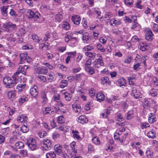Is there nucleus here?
Masks as SVG:
<instances>
[{
    "instance_id": "obj_1",
    "label": "nucleus",
    "mask_w": 158,
    "mask_h": 158,
    "mask_svg": "<svg viewBox=\"0 0 158 158\" xmlns=\"http://www.w3.org/2000/svg\"><path fill=\"white\" fill-rule=\"evenodd\" d=\"M4 86L7 88H10L13 87L15 84V82L13 81L10 77H5L3 81Z\"/></svg>"
},
{
    "instance_id": "obj_2",
    "label": "nucleus",
    "mask_w": 158,
    "mask_h": 158,
    "mask_svg": "<svg viewBox=\"0 0 158 158\" xmlns=\"http://www.w3.org/2000/svg\"><path fill=\"white\" fill-rule=\"evenodd\" d=\"M42 150L43 151H47L50 150L52 146L51 141L48 139H44L41 144Z\"/></svg>"
},
{
    "instance_id": "obj_3",
    "label": "nucleus",
    "mask_w": 158,
    "mask_h": 158,
    "mask_svg": "<svg viewBox=\"0 0 158 158\" xmlns=\"http://www.w3.org/2000/svg\"><path fill=\"white\" fill-rule=\"evenodd\" d=\"M16 84L17 83H24L26 81V78L24 76H22L21 74H16L15 73L12 77Z\"/></svg>"
},
{
    "instance_id": "obj_4",
    "label": "nucleus",
    "mask_w": 158,
    "mask_h": 158,
    "mask_svg": "<svg viewBox=\"0 0 158 158\" xmlns=\"http://www.w3.org/2000/svg\"><path fill=\"white\" fill-rule=\"evenodd\" d=\"M3 27L8 31H11L15 30L17 28V26L15 24H14L10 22L4 24Z\"/></svg>"
},
{
    "instance_id": "obj_5",
    "label": "nucleus",
    "mask_w": 158,
    "mask_h": 158,
    "mask_svg": "<svg viewBox=\"0 0 158 158\" xmlns=\"http://www.w3.org/2000/svg\"><path fill=\"white\" fill-rule=\"evenodd\" d=\"M27 144L31 150H34L36 149V141L35 139L33 138H30L29 140H28Z\"/></svg>"
},
{
    "instance_id": "obj_6",
    "label": "nucleus",
    "mask_w": 158,
    "mask_h": 158,
    "mask_svg": "<svg viewBox=\"0 0 158 158\" xmlns=\"http://www.w3.org/2000/svg\"><path fill=\"white\" fill-rule=\"evenodd\" d=\"M112 32L115 34L120 35L121 38L124 41H126L128 39L127 37L125 35L126 33L124 31H120L118 29H113L112 30Z\"/></svg>"
},
{
    "instance_id": "obj_7",
    "label": "nucleus",
    "mask_w": 158,
    "mask_h": 158,
    "mask_svg": "<svg viewBox=\"0 0 158 158\" xmlns=\"http://www.w3.org/2000/svg\"><path fill=\"white\" fill-rule=\"evenodd\" d=\"M20 60L19 61V64H23L26 61L29 63L30 61L29 58H27V53L25 52L23 53H20L19 55Z\"/></svg>"
},
{
    "instance_id": "obj_8",
    "label": "nucleus",
    "mask_w": 158,
    "mask_h": 158,
    "mask_svg": "<svg viewBox=\"0 0 158 158\" xmlns=\"http://www.w3.org/2000/svg\"><path fill=\"white\" fill-rule=\"evenodd\" d=\"M93 64L94 67L97 68H101L104 65L103 60L100 58L96 59Z\"/></svg>"
},
{
    "instance_id": "obj_9",
    "label": "nucleus",
    "mask_w": 158,
    "mask_h": 158,
    "mask_svg": "<svg viewBox=\"0 0 158 158\" xmlns=\"http://www.w3.org/2000/svg\"><path fill=\"white\" fill-rule=\"evenodd\" d=\"M28 67L27 65H24L23 67L20 66L18 68L17 71L15 73V74L26 75V71Z\"/></svg>"
},
{
    "instance_id": "obj_10",
    "label": "nucleus",
    "mask_w": 158,
    "mask_h": 158,
    "mask_svg": "<svg viewBox=\"0 0 158 158\" xmlns=\"http://www.w3.org/2000/svg\"><path fill=\"white\" fill-rule=\"evenodd\" d=\"M42 113L44 115H46L47 114H49L50 115L51 114L54 113L53 110L52 108L50 106L43 107L42 109Z\"/></svg>"
},
{
    "instance_id": "obj_11",
    "label": "nucleus",
    "mask_w": 158,
    "mask_h": 158,
    "mask_svg": "<svg viewBox=\"0 0 158 158\" xmlns=\"http://www.w3.org/2000/svg\"><path fill=\"white\" fill-rule=\"evenodd\" d=\"M131 94L136 99H137L140 96L141 94L139 91L137 90L136 88L132 87L131 88Z\"/></svg>"
},
{
    "instance_id": "obj_12",
    "label": "nucleus",
    "mask_w": 158,
    "mask_h": 158,
    "mask_svg": "<svg viewBox=\"0 0 158 158\" xmlns=\"http://www.w3.org/2000/svg\"><path fill=\"white\" fill-rule=\"evenodd\" d=\"M109 23L112 26H117L121 24L120 20L115 19H112L109 21Z\"/></svg>"
},
{
    "instance_id": "obj_13",
    "label": "nucleus",
    "mask_w": 158,
    "mask_h": 158,
    "mask_svg": "<svg viewBox=\"0 0 158 158\" xmlns=\"http://www.w3.org/2000/svg\"><path fill=\"white\" fill-rule=\"evenodd\" d=\"M62 145L60 144L55 145L54 147L55 152L58 155L62 153Z\"/></svg>"
},
{
    "instance_id": "obj_14",
    "label": "nucleus",
    "mask_w": 158,
    "mask_h": 158,
    "mask_svg": "<svg viewBox=\"0 0 158 158\" xmlns=\"http://www.w3.org/2000/svg\"><path fill=\"white\" fill-rule=\"evenodd\" d=\"M30 92L31 95L34 97L37 96L39 93L38 89L36 86H34L31 88L30 90Z\"/></svg>"
},
{
    "instance_id": "obj_15",
    "label": "nucleus",
    "mask_w": 158,
    "mask_h": 158,
    "mask_svg": "<svg viewBox=\"0 0 158 158\" xmlns=\"http://www.w3.org/2000/svg\"><path fill=\"white\" fill-rule=\"evenodd\" d=\"M72 21L75 24L78 25L80 23L81 19L77 15H73L71 18Z\"/></svg>"
},
{
    "instance_id": "obj_16",
    "label": "nucleus",
    "mask_w": 158,
    "mask_h": 158,
    "mask_svg": "<svg viewBox=\"0 0 158 158\" xmlns=\"http://www.w3.org/2000/svg\"><path fill=\"white\" fill-rule=\"evenodd\" d=\"M148 116V120L150 123L152 124L156 121V118L154 113H149Z\"/></svg>"
},
{
    "instance_id": "obj_17",
    "label": "nucleus",
    "mask_w": 158,
    "mask_h": 158,
    "mask_svg": "<svg viewBox=\"0 0 158 158\" xmlns=\"http://www.w3.org/2000/svg\"><path fill=\"white\" fill-rule=\"evenodd\" d=\"M149 94L150 96L154 98L157 97L158 94V90L156 89L152 88L149 91Z\"/></svg>"
},
{
    "instance_id": "obj_18",
    "label": "nucleus",
    "mask_w": 158,
    "mask_h": 158,
    "mask_svg": "<svg viewBox=\"0 0 158 158\" xmlns=\"http://www.w3.org/2000/svg\"><path fill=\"white\" fill-rule=\"evenodd\" d=\"M27 15L28 16V17L30 18H34V19H38L39 18V16L37 15H36V13H35L34 11L32 10H28L27 12Z\"/></svg>"
},
{
    "instance_id": "obj_19",
    "label": "nucleus",
    "mask_w": 158,
    "mask_h": 158,
    "mask_svg": "<svg viewBox=\"0 0 158 158\" xmlns=\"http://www.w3.org/2000/svg\"><path fill=\"white\" fill-rule=\"evenodd\" d=\"M77 121L80 123L84 124L88 122V119L85 115H82L78 117Z\"/></svg>"
},
{
    "instance_id": "obj_20",
    "label": "nucleus",
    "mask_w": 158,
    "mask_h": 158,
    "mask_svg": "<svg viewBox=\"0 0 158 158\" xmlns=\"http://www.w3.org/2000/svg\"><path fill=\"white\" fill-rule=\"evenodd\" d=\"M82 39L84 43H89L90 40V37L89 33H84L82 35Z\"/></svg>"
},
{
    "instance_id": "obj_21",
    "label": "nucleus",
    "mask_w": 158,
    "mask_h": 158,
    "mask_svg": "<svg viewBox=\"0 0 158 158\" xmlns=\"http://www.w3.org/2000/svg\"><path fill=\"white\" fill-rule=\"evenodd\" d=\"M149 46V44H147L145 42H143L140 43L138 48L140 49H148Z\"/></svg>"
},
{
    "instance_id": "obj_22",
    "label": "nucleus",
    "mask_w": 158,
    "mask_h": 158,
    "mask_svg": "<svg viewBox=\"0 0 158 158\" xmlns=\"http://www.w3.org/2000/svg\"><path fill=\"white\" fill-rule=\"evenodd\" d=\"M153 33L150 30H148L147 31L146 34L145 35V38L146 40L149 41H151L153 39Z\"/></svg>"
},
{
    "instance_id": "obj_23",
    "label": "nucleus",
    "mask_w": 158,
    "mask_h": 158,
    "mask_svg": "<svg viewBox=\"0 0 158 158\" xmlns=\"http://www.w3.org/2000/svg\"><path fill=\"white\" fill-rule=\"evenodd\" d=\"M72 133L74 138L76 139L79 140H82V138L80 136L79 132L78 131L76 130H73L72 131Z\"/></svg>"
},
{
    "instance_id": "obj_24",
    "label": "nucleus",
    "mask_w": 158,
    "mask_h": 158,
    "mask_svg": "<svg viewBox=\"0 0 158 158\" xmlns=\"http://www.w3.org/2000/svg\"><path fill=\"white\" fill-rule=\"evenodd\" d=\"M126 80L123 78L121 77L117 81L118 84L120 86H125L126 85Z\"/></svg>"
},
{
    "instance_id": "obj_25",
    "label": "nucleus",
    "mask_w": 158,
    "mask_h": 158,
    "mask_svg": "<svg viewBox=\"0 0 158 158\" xmlns=\"http://www.w3.org/2000/svg\"><path fill=\"white\" fill-rule=\"evenodd\" d=\"M80 106L79 104H74L72 105V108L75 112L80 113L81 112Z\"/></svg>"
},
{
    "instance_id": "obj_26",
    "label": "nucleus",
    "mask_w": 158,
    "mask_h": 158,
    "mask_svg": "<svg viewBox=\"0 0 158 158\" xmlns=\"http://www.w3.org/2000/svg\"><path fill=\"white\" fill-rule=\"evenodd\" d=\"M63 94L64 95V98L65 100L67 101H70L71 99L72 95L71 94L67 92H65L64 90L61 91Z\"/></svg>"
},
{
    "instance_id": "obj_27",
    "label": "nucleus",
    "mask_w": 158,
    "mask_h": 158,
    "mask_svg": "<svg viewBox=\"0 0 158 158\" xmlns=\"http://www.w3.org/2000/svg\"><path fill=\"white\" fill-rule=\"evenodd\" d=\"M27 119V118L25 115L20 114L18 117L17 121L19 122L22 123L26 121Z\"/></svg>"
},
{
    "instance_id": "obj_28",
    "label": "nucleus",
    "mask_w": 158,
    "mask_h": 158,
    "mask_svg": "<svg viewBox=\"0 0 158 158\" xmlns=\"http://www.w3.org/2000/svg\"><path fill=\"white\" fill-rule=\"evenodd\" d=\"M16 93V90H11L8 92L7 94L8 98L11 99L15 97Z\"/></svg>"
},
{
    "instance_id": "obj_29",
    "label": "nucleus",
    "mask_w": 158,
    "mask_h": 158,
    "mask_svg": "<svg viewBox=\"0 0 158 158\" xmlns=\"http://www.w3.org/2000/svg\"><path fill=\"white\" fill-rule=\"evenodd\" d=\"M98 101L101 102L103 101L105 99V96L102 93H99L97 94L96 96Z\"/></svg>"
},
{
    "instance_id": "obj_30",
    "label": "nucleus",
    "mask_w": 158,
    "mask_h": 158,
    "mask_svg": "<svg viewBox=\"0 0 158 158\" xmlns=\"http://www.w3.org/2000/svg\"><path fill=\"white\" fill-rule=\"evenodd\" d=\"M55 20L56 21L60 22L62 20L63 15H62V13L60 12L58 13L55 16Z\"/></svg>"
},
{
    "instance_id": "obj_31",
    "label": "nucleus",
    "mask_w": 158,
    "mask_h": 158,
    "mask_svg": "<svg viewBox=\"0 0 158 158\" xmlns=\"http://www.w3.org/2000/svg\"><path fill=\"white\" fill-rule=\"evenodd\" d=\"M76 54L75 52H69L68 53L69 56L66 58L65 61L66 63L68 64L70 60V59L71 58H73Z\"/></svg>"
},
{
    "instance_id": "obj_32",
    "label": "nucleus",
    "mask_w": 158,
    "mask_h": 158,
    "mask_svg": "<svg viewBox=\"0 0 158 158\" xmlns=\"http://www.w3.org/2000/svg\"><path fill=\"white\" fill-rule=\"evenodd\" d=\"M70 148L72 152L75 154L77 153V149L76 148V143L74 141L72 142L70 144Z\"/></svg>"
},
{
    "instance_id": "obj_33",
    "label": "nucleus",
    "mask_w": 158,
    "mask_h": 158,
    "mask_svg": "<svg viewBox=\"0 0 158 158\" xmlns=\"http://www.w3.org/2000/svg\"><path fill=\"white\" fill-rule=\"evenodd\" d=\"M62 28L64 30H69L70 27V24L69 23L64 22H63L61 24Z\"/></svg>"
},
{
    "instance_id": "obj_34",
    "label": "nucleus",
    "mask_w": 158,
    "mask_h": 158,
    "mask_svg": "<svg viewBox=\"0 0 158 158\" xmlns=\"http://www.w3.org/2000/svg\"><path fill=\"white\" fill-rule=\"evenodd\" d=\"M148 137L150 138L153 139L156 137V132L153 129H151L147 133Z\"/></svg>"
},
{
    "instance_id": "obj_35",
    "label": "nucleus",
    "mask_w": 158,
    "mask_h": 158,
    "mask_svg": "<svg viewBox=\"0 0 158 158\" xmlns=\"http://www.w3.org/2000/svg\"><path fill=\"white\" fill-rule=\"evenodd\" d=\"M26 88V85L19 84L16 87V89L18 90L19 92H22L25 91Z\"/></svg>"
},
{
    "instance_id": "obj_36",
    "label": "nucleus",
    "mask_w": 158,
    "mask_h": 158,
    "mask_svg": "<svg viewBox=\"0 0 158 158\" xmlns=\"http://www.w3.org/2000/svg\"><path fill=\"white\" fill-rule=\"evenodd\" d=\"M46 158H56V154L53 151H50L46 154Z\"/></svg>"
},
{
    "instance_id": "obj_37",
    "label": "nucleus",
    "mask_w": 158,
    "mask_h": 158,
    "mask_svg": "<svg viewBox=\"0 0 158 158\" xmlns=\"http://www.w3.org/2000/svg\"><path fill=\"white\" fill-rule=\"evenodd\" d=\"M33 68L35 70V73L38 74L40 73V65L39 64V62H36L33 65Z\"/></svg>"
},
{
    "instance_id": "obj_38",
    "label": "nucleus",
    "mask_w": 158,
    "mask_h": 158,
    "mask_svg": "<svg viewBox=\"0 0 158 158\" xmlns=\"http://www.w3.org/2000/svg\"><path fill=\"white\" fill-rule=\"evenodd\" d=\"M57 129L60 131L66 132L69 130V127L68 126H62L58 127Z\"/></svg>"
},
{
    "instance_id": "obj_39",
    "label": "nucleus",
    "mask_w": 158,
    "mask_h": 158,
    "mask_svg": "<svg viewBox=\"0 0 158 158\" xmlns=\"http://www.w3.org/2000/svg\"><path fill=\"white\" fill-rule=\"evenodd\" d=\"M92 141L96 145H98L100 144V141L97 136H95L93 137L92 139Z\"/></svg>"
},
{
    "instance_id": "obj_40",
    "label": "nucleus",
    "mask_w": 158,
    "mask_h": 158,
    "mask_svg": "<svg viewBox=\"0 0 158 158\" xmlns=\"http://www.w3.org/2000/svg\"><path fill=\"white\" fill-rule=\"evenodd\" d=\"M100 80L101 83L103 85L105 84H107L110 82L108 78L107 77H102Z\"/></svg>"
},
{
    "instance_id": "obj_41",
    "label": "nucleus",
    "mask_w": 158,
    "mask_h": 158,
    "mask_svg": "<svg viewBox=\"0 0 158 158\" xmlns=\"http://www.w3.org/2000/svg\"><path fill=\"white\" fill-rule=\"evenodd\" d=\"M134 117V112L132 110L128 112L126 118L127 120H131Z\"/></svg>"
},
{
    "instance_id": "obj_42",
    "label": "nucleus",
    "mask_w": 158,
    "mask_h": 158,
    "mask_svg": "<svg viewBox=\"0 0 158 158\" xmlns=\"http://www.w3.org/2000/svg\"><path fill=\"white\" fill-rule=\"evenodd\" d=\"M77 42V40L76 38L72 37L70 39L69 41L70 43V46L71 47H74L75 46Z\"/></svg>"
},
{
    "instance_id": "obj_43",
    "label": "nucleus",
    "mask_w": 158,
    "mask_h": 158,
    "mask_svg": "<svg viewBox=\"0 0 158 158\" xmlns=\"http://www.w3.org/2000/svg\"><path fill=\"white\" fill-rule=\"evenodd\" d=\"M131 28L132 29H135V30L137 31L141 28V26L137 23H134L132 24Z\"/></svg>"
},
{
    "instance_id": "obj_44",
    "label": "nucleus",
    "mask_w": 158,
    "mask_h": 158,
    "mask_svg": "<svg viewBox=\"0 0 158 158\" xmlns=\"http://www.w3.org/2000/svg\"><path fill=\"white\" fill-rule=\"evenodd\" d=\"M86 56L94 59L96 56L95 53L90 52H86L85 53Z\"/></svg>"
},
{
    "instance_id": "obj_45",
    "label": "nucleus",
    "mask_w": 158,
    "mask_h": 158,
    "mask_svg": "<svg viewBox=\"0 0 158 158\" xmlns=\"http://www.w3.org/2000/svg\"><path fill=\"white\" fill-rule=\"evenodd\" d=\"M15 145L16 147L18 148L19 149H22L24 147L23 143L21 141L17 142Z\"/></svg>"
},
{
    "instance_id": "obj_46",
    "label": "nucleus",
    "mask_w": 158,
    "mask_h": 158,
    "mask_svg": "<svg viewBox=\"0 0 158 158\" xmlns=\"http://www.w3.org/2000/svg\"><path fill=\"white\" fill-rule=\"evenodd\" d=\"M72 33L70 32L67 33L65 36V40L66 42H69L70 39L72 38L71 37Z\"/></svg>"
},
{
    "instance_id": "obj_47",
    "label": "nucleus",
    "mask_w": 158,
    "mask_h": 158,
    "mask_svg": "<svg viewBox=\"0 0 158 158\" xmlns=\"http://www.w3.org/2000/svg\"><path fill=\"white\" fill-rule=\"evenodd\" d=\"M60 96L58 93H56L53 95L52 99L57 102H59L60 100Z\"/></svg>"
},
{
    "instance_id": "obj_48",
    "label": "nucleus",
    "mask_w": 158,
    "mask_h": 158,
    "mask_svg": "<svg viewBox=\"0 0 158 158\" xmlns=\"http://www.w3.org/2000/svg\"><path fill=\"white\" fill-rule=\"evenodd\" d=\"M57 122L60 124H63L64 122V118L62 115H60L57 117Z\"/></svg>"
},
{
    "instance_id": "obj_49",
    "label": "nucleus",
    "mask_w": 158,
    "mask_h": 158,
    "mask_svg": "<svg viewBox=\"0 0 158 158\" xmlns=\"http://www.w3.org/2000/svg\"><path fill=\"white\" fill-rule=\"evenodd\" d=\"M68 85V82L65 80H63L61 81L60 87L62 89L66 87Z\"/></svg>"
},
{
    "instance_id": "obj_50",
    "label": "nucleus",
    "mask_w": 158,
    "mask_h": 158,
    "mask_svg": "<svg viewBox=\"0 0 158 158\" xmlns=\"http://www.w3.org/2000/svg\"><path fill=\"white\" fill-rule=\"evenodd\" d=\"M107 39V37L106 36H102L99 38V41L103 44H105L106 43Z\"/></svg>"
},
{
    "instance_id": "obj_51",
    "label": "nucleus",
    "mask_w": 158,
    "mask_h": 158,
    "mask_svg": "<svg viewBox=\"0 0 158 158\" xmlns=\"http://www.w3.org/2000/svg\"><path fill=\"white\" fill-rule=\"evenodd\" d=\"M43 94H44L43 96H42V101L41 104L43 105H44L47 103L48 102V99L46 96L45 93L43 92Z\"/></svg>"
},
{
    "instance_id": "obj_52",
    "label": "nucleus",
    "mask_w": 158,
    "mask_h": 158,
    "mask_svg": "<svg viewBox=\"0 0 158 158\" xmlns=\"http://www.w3.org/2000/svg\"><path fill=\"white\" fill-rule=\"evenodd\" d=\"M28 100L27 98L25 96H21L19 100V103L20 104H22L25 101Z\"/></svg>"
},
{
    "instance_id": "obj_53",
    "label": "nucleus",
    "mask_w": 158,
    "mask_h": 158,
    "mask_svg": "<svg viewBox=\"0 0 158 158\" xmlns=\"http://www.w3.org/2000/svg\"><path fill=\"white\" fill-rule=\"evenodd\" d=\"M47 68L45 66L42 67L40 68V74H46L48 72Z\"/></svg>"
},
{
    "instance_id": "obj_54",
    "label": "nucleus",
    "mask_w": 158,
    "mask_h": 158,
    "mask_svg": "<svg viewBox=\"0 0 158 158\" xmlns=\"http://www.w3.org/2000/svg\"><path fill=\"white\" fill-rule=\"evenodd\" d=\"M140 127L143 130L146 129L150 126V124L147 123H143L140 125Z\"/></svg>"
},
{
    "instance_id": "obj_55",
    "label": "nucleus",
    "mask_w": 158,
    "mask_h": 158,
    "mask_svg": "<svg viewBox=\"0 0 158 158\" xmlns=\"http://www.w3.org/2000/svg\"><path fill=\"white\" fill-rule=\"evenodd\" d=\"M124 2L126 6H131L132 5L134 1L133 0H124Z\"/></svg>"
},
{
    "instance_id": "obj_56",
    "label": "nucleus",
    "mask_w": 158,
    "mask_h": 158,
    "mask_svg": "<svg viewBox=\"0 0 158 158\" xmlns=\"http://www.w3.org/2000/svg\"><path fill=\"white\" fill-rule=\"evenodd\" d=\"M86 70L87 72L88 73L91 75H93L95 73L94 69L92 67H88L86 69Z\"/></svg>"
},
{
    "instance_id": "obj_57",
    "label": "nucleus",
    "mask_w": 158,
    "mask_h": 158,
    "mask_svg": "<svg viewBox=\"0 0 158 158\" xmlns=\"http://www.w3.org/2000/svg\"><path fill=\"white\" fill-rule=\"evenodd\" d=\"M51 32L49 31H48L47 32L45 33V37L43 39V40L44 41H46L47 40L48 38H50L51 35Z\"/></svg>"
},
{
    "instance_id": "obj_58",
    "label": "nucleus",
    "mask_w": 158,
    "mask_h": 158,
    "mask_svg": "<svg viewBox=\"0 0 158 158\" xmlns=\"http://www.w3.org/2000/svg\"><path fill=\"white\" fill-rule=\"evenodd\" d=\"M20 154L23 157H26L28 155L27 151V150L23 149L19 151Z\"/></svg>"
},
{
    "instance_id": "obj_59",
    "label": "nucleus",
    "mask_w": 158,
    "mask_h": 158,
    "mask_svg": "<svg viewBox=\"0 0 158 158\" xmlns=\"http://www.w3.org/2000/svg\"><path fill=\"white\" fill-rule=\"evenodd\" d=\"M128 134L127 133H125L123 136H120L119 141L121 143L123 142L125 140L126 138L128 135Z\"/></svg>"
},
{
    "instance_id": "obj_60",
    "label": "nucleus",
    "mask_w": 158,
    "mask_h": 158,
    "mask_svg": "<svg viewBox=\"0 0 158 158\" xmlns=\"http://www.w3.org/2000/svg\"><path fill=\"white\" fill-rule=\"evenodd\" d=\"M129 84L130 85H133L135 83V78L134 77H129L128 78Z\"/></svg>"
},
{
    "instance_id": "obj_61",
    "label": "nucleus",
    "mask_w": 158,
    "mask_h": 158,
    "mask_svg": "<svg viewBox=\"0 0 158 158\" xmlns=\"http://www.w3.org/2000/svg\"><path fill=\"white\" fill-rule=\"evenodd\" d=\"M9 6H3L1 7V10L2 14H6L7 13V9H8Z\"/></svg>"
},
{
    "instance_id": "obj_62",
    "label": "nucleus",
    "mask_w": 158,
    "mask_h": 158,
    "mask_svg": "<svg viewBox=\"0 0 158 158\" xmlns=\"http://www.w3.org/2000/svg\"><path fill=\"white\" fill-rule=\"evenodd\" d=\"M32 39L34 41L38 43H39L40 41L39 37L35 34H33L32 35Z\"/></svg>"
},
{
    "instance_id": "obj_63",
    "label": "nucleus",
    "mask_w": 158,
    "mask_h": 158,
    "mask_svg": "<svg viewBox=\"0 0 158 158\" xmlns=\"http://www.w3.org/2000/svg\"><path fill=\"white\" fill-rule=\"evenodd\" d=\"M10 15L14 17H15L18 16L17 14H16V12L13 9H11L10 12H9Z\"/></svg>"
},
{
    "instance_id": "obj_64",
    "label": "nucleus",
    "mask_w": 158,
    "mask_h": 158,
    "mask_svg": "<svg viewBox=\"0 0 158 158\" xmlns=\"http://www.w3.org/2000/svg\"><path fill=\"white\" fill-rule=\"evenodd\" d=\"M152 30L155 32H158V24L154 23L152 26Z\"/></svg>"
}]
</instances>
